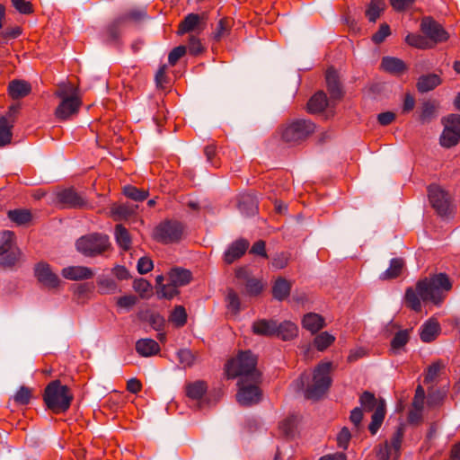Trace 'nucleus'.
Segmentation results:
<instances>
[{"mask_svg": "<svg viewBox=\"0 0 460 460\" xmlns=\"http://www.w3.org/2000/svg\"><path fill=\"white\" fill-rule=\"evenodd\" d=\"M123 19V22L127 25L128 22H139L147 18V13L145 9H132L127 13L119 15Z\"/></svg>", "mask_w": 460, "mask_h": 460, "instance_id": "nucleus-46", "label": "nucleus"}, {"mask_svg": "<svg viewBox=\"0 0 460 460\" xmlns=\"http://www.w3.org/2000/svg\"><path fill=\"white\" fill-rule=\"evenodd\" d=\"M409 331L402 330L395 333L394 338L391 341V348L394 350H398L404 347L409 341Z\"/></svg>", "mask_w": 460, "mask_h": 460, "instance_id": "nucleus-50", "label": "nucleus"}, {"mask_svg": "<svg viewBox=\"0 0 460 460\" xmlns=\"http://www.w3.org/2000/svg\"><path fill=\"white\" fill-rule=\"evenodd\" d=\"M32 394L31 389L27 386H21L15 394L13 395V400L18 405H27L30 403Z\"/></svg>", "mask_w": 460, "mask_h": 460, "instance_id": "nucleus-52", "label": "nucleus"}, {"mask_svg": "<svg viewBox=\"0 0 460 460\" xmlns=\"http://www.w3.org/2000/svg\"><path fill=\"white\" fill-rule=\"evenodd\" d=\"M298 423V416L296 414L288 415L279 423V430L283 436L291 438L295 436L296 426Z\"/></svg>", "mask_w": 460, "mask_h": 460, "instance_id": "nucleus-36", "label": "nucleus"}, {"mask_svg": "<svg viewBox=\"0 0 460 460\" xmlns=\"http://www.w3.org/2000/svg\"><path fill=\"white\" fill-rule=\"evenodd\" d=\"M201 22V18L198 13H189L180 22L177 33L178 35H183L196 30Z\"/></svg>", "mask_w": 460, "mask_h": 460, "instance_id": "nucleus-28", "label": "nucleus"}, {"mask_svg": "<svg viewBox=\"0 0 460 460\" xmlns=\"http://www.w3.org/2000/svg\"><path fill=\"white\" fill-rule=\"evenodd\" d=\"M260 382H253L249 379L240 378L238 381L239 390L236 394V399L242 406H252L261 402L262 393L258 384Z\"/></svg>", "mask_w": 460, "mask_h": 460, "instance_id": "nucleus-13", "label": "nucleus"}, {"mask_svg": "<svg viewBox=\"0 0 460 460\" xmlns=\"http://www.w3.org/2000/svg\"><path fill=\"white\" fill-rule=\"evenodd\" d=\"M179 293L178 287L171 281L164 286H162L160 289L156 290V294L159 298H165L169 300L179 295Z\"/></svg>", "mask_w": 460, "mask_h": 460, "instance_id": "nucleus-51", "label": "nucleus"}, {"mask_svg": "<svg viewBox=\"0 0 460 460\" xmlns=\"http://www.w3.org/2000/svg\"><path fill=\"white\" fill-rule=\"evenodd\" d=\"M360 407L365 411H373L368 430L372 435L377 433L386 414V402L385 399H377L371 392L365 391L359 396Z\"/></svg>", "mask_w": 460, "mask_h": 460, "instance_id": "nucleus-4", "label": "nucleus"}, {"mask_svg": "<svg viewBox=\"0 0 460 460\" xmlns=\"http://www.w3.org/2000/svg\"><path fill=\"white\" fill-rule=\"evenodd\" d=\"M134 290L139 294L141 298H146L152 294V286L146 279H136L133 282Z\"/></svg>", "mask_w": 460, "mask_h": 460, "instance_id": "nucleus-48", "label": "nucleus"}, {"mask_svg": "<svg viewBox=\"0 0 460 460\" xmlns=\"http://www.w3.org/2000/svg\"><path fill=\"white\" fill-rule=\"evenodd\" d=\"M187 312L184 306L176 305L169 315V322L176 328L183 327L187 323Z\"/></svg>", "mask_w": 460, "mask_h": 460, "instance_id": "nucleus-42", "label": "nucleus"}, {"mask_svg": "<svg viewBox=\"0 0 460 460\" xmlns=\"http://www.w3.org/2000/svg\"><path fill=\"white\" fill-rule=\"evenodd\" d=\"M315 130V125L309 119H295L281 130V138L286 143L297 144L306 139Z\"/></svg>", "mask_w": 460, "mask_h": 460, "instance_id": "nucleus-8", "label": "nucleus"}, {"mask_svg": "<svg viewBox=\"0 0 460 460\" xmlns=\"http://www.w3.org/2000/svg\"><path fill=\"white\" fill-rule=\"evenodd\" d=\"M385 7V3L384 0H370L366 10V16L368 21L370 22H376L384 12Z\"/></svg>", "mask_w": 460, "mask_h": 460, "instance_id": "nucleus-37", "label": "nucleus"}, {"mask_svg": "<svg viewBox=\"0 0 460 460\" xmlns=\"http://www.w3.org/2000/svg\"><path fill=\"white\" fill-rule=\"evenodd\" d=\"M249 242L244 238H239L233 242L224 252V261L232 264L243 257L249 248Z\"/></svg>", "mask_w": 460, "mask_h": 460, "instance_id": "nucleus-16", "label": "nucleus"}, {"mask_svg": "<svg viewBox=\"0 0 460 460\" xmlns=\"http://www.w3.org/2000/svg\"><path fill=\"white\" fill-rule=\"evenodd\" d=\"M154 268L153 261L146 256L141 257L137 265V269L139 274H146L150 272Z\"/></svg>", "mask_w": 460, "mask_h": 460, "instance_id": "nucleus-63", "label": "nucleus"}, {"mask_svg": "<svg viewBox=\"0 0 460 460\" xmlns=\"http://www.w3.org/2000/svg\"><path fill=\"white\" fill-rule=\"evenodd\" d=\"M99 292L103 295L114 294L118 290L116 281L111 278H100L97 281Z\"/></svg>", "mask_w": 460, "mask_h": 460, "instance_id": "nucleus-49", "label": "nucleus"}, {"mask_svg": "<svg viewBox=\"0 0 460 460\" xmlns=\"http://www.w3.org/2000/svg\"><path fill=\"white\" fill-rule=\"evenodd\" d=\"M351 434L347 427H344L337 435V445L340 448L346 450L349 447Z\"/></svg>", "mask_w": 460, "mask_h": 460, "instance_id": "nucleus-60", "label": "nucleus"}, {"mask_svg": "<svg viewBox=\"0 0 460 460\" xmlns=\"http://www.w3.org/2000/svg\"><path fill=\"white\" fill-rule=\"evenodd\" d=\"M390 34V26L386 22L381 23L378 31L372 35V41L375 44H381Z\"/></svg>", "mask_w": 460, "mask_h": 460, "instance_id": "nucleus-56", "label": "nucleus"}, {"mask_svg": "<svg viewBox=\"0 0 460 460\" xmlns=\"http://www.w3.org/2000/svg\"><path fill=\"white\" fill-rule=\"evenodd\" d=\"M403 433L401 429H398L394 434L393 435L389 446L392 448V451L394 453V460H398L400 456V449L402 445Z\"/></svg>", "mask_w": 460, "mask_h": 460, "instance_id": "nucleus-55", "label": "nucleus"}, {"mask_svg": "<svg viewBox=\"0 0 460 460\" xmlns=\"http://www.w3.org/2000/svg\"><path fill=\"white\" fill-rule=\"evenodd\" d=\"M168 279L169 281L180 288L188 285L192 279V275L189 270L175 267L168 273Z\"/></svg>", "mask_w": 460, "mask_h": 460, "instance_id": "nucleus-22", "label": "nucleus"}, {"mask_svg": "<svg viewBox=\"0 0 460 460\" xmlns=\"http://www.w3.org/2000/svg\"><path fill=\"white\" fill-rule=\"evenodd\" d=\"M126 26L119 16L110 22L102 30V37L108 44L120 45L122 29Z\"/></svg>", "mask_w": 460, "mask_h": 460, "instance_id": "nucleus-15", "label": "nucleus"}, {"mask_svg": "<svg viewBox=\"0 0 460 460\" xmlns=\"http://www.w3.org/2000/svg\"><path fill=\"white\" fill-rule=\"evenodd\" d=\"M233 25V21L230 18L224 17L219 20L216 31L213 33V39L216 41H220L224 37L230 33Z\"/></svg>", "mask_w": 460, "mask_h": 460, "instance_id": "nucleus-43", "label": "nucleus"}, {"mask_svg": "<svg viewBox=\"0 0 460 460\" xmlns=\"http://www.w3.org/2000/svg\"><path fill=\"white\" fill-rule=\"evenodd\" d=\"M34 274L38 281L44 287L54 289L60 284V279L54 273L49 263L40 261L34 267Z\"/></svg>", "mask_w": 460, "mask_h": 460, "instance_id": "nucleus-14", "label": "nucleus"}, {"mask_svg": "<svg viewBox=\"0 0 460 460\" xmlns=\"http://www.w3.org/2000/svg\"><path fill=\"white\" fill-rule=\"evenodd\" d=\"M207 390V383L202 380H198L193 383H189L186 385V395L191 400L199 401L202 399Z\"/></svg>", "mask_w": 460, "mask_h": 460, "instance_id": "nucleus-32", "label": "nucleus"}, {"mask_svg": "<svg viewBox=\"0 0 460 460\" xmlns=\"http://www.w3.org/2000/svg\"><path fill=\"white\" fill-rule=\"evenodd\" d=\"M137 208V205H133L129 203H118L116 206L111 208V215L113 219L116 221L123 220L128 218L131 215H133Z\"/></svg>", "mask_w": 460, "mask_h": 460, "instance_id": "nucleus-29", "label": "nucleus"}, {"mask_svg": "<svg viewBox=\"0 0 460 460\" xmlns=\"http://www.w3.org/2000/svg\"><path fill=\"white\" fill-rule=\"evenodd\" d=\"M22 251L16 244L15 234L10 230L0 232V266L12 268L20 260Z\"/></svg>", "mask_w": 460, "mask_h": 460, "instance_id": "nucleus-7", "label": "nucleus"}, {"mask_svg": "<svg viewBox=\"0 0 460 460\" xmlns=\"http://www.w3.org/2000/svg\"><path fill=\"white\" fill-rule=\"evenodd\" d=\"M444 129L439 137V144L445 148L456 146L460 142V115L449 114L441 119Z\"/></svg>", "mask_w": 460, "mask_h": 460, "instance_id": "nucleus-11", "label": "nucleus"}, {"mask_svg": "<svg viewBox=\"0 0 460 460\" xmlns=\"http://www.w3.org/2000/svg\"><path fill=\"white\" fill-rule=\"evenodd\" d=\"M437 215L444 219L454 217L456 207L454 203H430Z\"/></svg>", "mask_w": 460, "mask_h": 460, "instance_id": "nucleus-44", "label": "nucleus"}, {"mask_svg": "<svg viewBox=\"0 0 460 460\" xmlns=\"http://www.w3.org/2000/svg\"><path fill=\"white\" fill-rule=\"evenodd\" d=\"M188 49H189L190 54H191L193 56L199 55L205 49L200 42V40L195 36L190 37Z\"/></svg>", "mask_w": 460, "mask_h": 460, "instance_id": "nucleus-62", "label": "nucleus"}, {"mask_svg": "<svg viewBox=\"0 0 460 460\" xmlns=\"http://www.w3.org/2000/svg\"><path fill=\"white\" fill-rule=\"evenodd\" d=\"M327 89L332 99H341L342 97V90L340 84L337 72L332 68H328L325 74Z\"/></svg>", "mask_w": 460, "mask_h": 460, "instance_id": "nucleus-20", "label": "nucleus"}, {"mask_svg": "<svg viewBox=\"0 0 460 460\" xmlns=\"http://www.w3.org/2000/svg\"><path fill=\"white\" fill-rule=\"evenodd\" d=\"M136 350L142 357H151L160 351V346L153 339H140L136 342Z\"/></svg>", "mask_w": 460, "mask_h": 460, "instance_id": "nucleus-23", "label": "nucleus"}, {"mask_svg": "<svg viewBox=\"0 0 460 460\" xmlns=\"http://www.w3.org/2000/svg\"><path fill=\"white\" fill-rule=\"evenodd\" d=\"M31 92V85L24 80L14 79L8 84V94L13 100L26 97Z\"/></svg>", "mask_w": 460, "mask_h": 460, "instance_id": "nucleus-19", "label": "nucleus"}, {"mask_svg": "<svg viewBox=\"0 0 460 460\" xmlns=\"http://www.w3.org/2000/svg\"><path fill=\"white\" fill-rule=\"evenodd\" d=\"M328 105L326 94L323 91L314 93L307 102V111L311 114L323 112Z\"/></svg>", "mask_w": 460, "mask_h": 460, "instance_id": "nucleus-24", "label": "nucleus"}, {"mask_svg": "<svg viewBox=\"0 0 460 460\" xmlns=\"http://www.w3.org/2000/svg\"><path fill=\"white\" fill-rule=\"evenodd\" d=\"M114 235L118 245L123 251H128L131 247V237L127 230L122 225L119 224L115 226Z\"/></svg>", "mask_w": 460, "mask_h": 460, "instance_id": "nucleus-35", "label": "nucleus"}, {"mask_svg": "<svg viewBox=\"0 0 460 460\" xmlns=\"http://www.w3.org/2000/svg\"><path fill=\"white\" fill-rule=\"evenodd\" d=\"M62 276L69 280H84L93 277V270L85 266H69L61 271Z\"/></svg>", "mask_w": 460, "mask_h": 460, "instance_id": "nucleus-17", "label": "nucleus"}, {"mask_svg": "<svg viewBox=\"0 0 460 460\" xmlns=\"http://www.w3.org/2000/svg\"><path fill=\"white\" fill-rule=\"evenodd\" d=\"M404 40L409 46L419 49H432V44L427 40L424 34L408 33Z\"/></svg>", "mask_w": 460, "mask_h": 460, "instance_id": "nucleus-38", "label": "nucleus"}, {"mask_svg": "<svg viewBox=\"0 0 460 460\" xmlns=\"http://www.w3.org/2000/svg\"><path fill=\"white\" fill-rule=\"evenodd\" d=\"M381 67L391 74H401L406 70L405 63L397 58L384 57L381 61Z\"/></svg>", "mask_w": 460, "mask_h": 460, "instance_id": "nucleus-30", "label": "nucleus"}, {"mask_svg": "<svg viewBox=\"0 0 460 460\" xmlns=\"http://www.w3.org/2000/svg\"><path fill=\"white\" fill-rule=\"evenodd\" d=\"M290 290V282L282 277L278 278L272 286V295L279 301L286 299L289 296Z\"/></svg>", "mask_w": 460, "mask_h": 460, "instance_id": "nucleus-31", "label": "nucleus"}, {"mask_svg": "<svg viewBox=\"0 0 460 460\" xmlns=\"http://www.w3.org/2000/svg\"><path fill=\"white\" fill-rule=\"evenodd\" d=\"M179 362L183 365L184 367H190L196 361V356L189 349H181L177 352Z\"/></svg>", "mask_w": 460, "mask_h": 460, "instance_id": "nucleus-53", "label": "nucleus"}, {"mask_svg": "<svg viewBox=\"0 0 460 460\" xmlns=\"http://www.w3.org/2000/svg\"><path fill=\"white\" fill-rule=\"evenodd\" d=\"M404 261L402 258H394L390 261L389 268L385 270L380 279L383 280L393 279L400 276L403 268Z\"/></svg>", "mask_w": 460, "mask_h": 460, "instance_id": "nucleus-34", "label": "nucleus"}, {"mask_svg": "<svg viewBox=\"0 0 460 460\" xmlns=\"http://www.w3.org/2000/svg\"><path fill=\"white\" fill-rule=\"evenodd\" d=\"M452 288V283L446 273H438L430 278L420 279L415 288H407L404 295L405 305L414 312L421 311V301L432 302L440 305L444 298V292Z\"/></svg>", "mask_w": 460, "mask_h": 460, "instance_id": "nucleus-1", "label": "nucleus"}, {"mask_svg": "<svg viewBox=\"0 0 460 460\" xmlns=\"http://www.w3.org/2000/svg\"><path fill=\"white\" fill-rule=\"evenodd\" d=\"M298 329L297 326L290 322L284 321L281 323H277V332L275 336L280 338L283 341H290L297 336Z\"/></svg>", "mask_w": 460, "mask_h": 460, "instance_id": "nucleus-25", "label": "nucleus"}, {"mask_svg": "<svg viewBox=\"0 0 460 460\" xmlns=\"http://www.w3.org/2000/svg\"><path fill=\"white\" fill-rule=\"evenodd\" d=\"M58 201H84V199L74 188H68L58 193Z\"/></svg>", "mask_w": 460, "mask_h": 460, "instance_id": "nucleus-54", "label": "nucleus"}, {"mask_svg": "<svg viewBox=\"0 0 460 460\" xmlns=\"http://www.w3.org/2000/svg\"><path fill=\"white\" fill-rule=\"evenodd\" d=\"M46 407L55 414L66 412L74 400L70 388L58 379L49 382L42 394Z\"/></svg>", "mask_w": 460, "mask_h": 460, "instance_id": "nucleus-3", "label": "nucleus"}, {"mask_svg": "<svg viewBox=\"0 0 460 460\" xmlns=\"http://www.w3.org/2000/svg\"><path fill=\"white\" fill-rule=\"evenodd\" d=\"M439 332V323L435 320H429L420 328V340L423 342H430L436 339Z\"/></svg>", "mask_w": 460, "mask_h": 460, "instance_id": "nucleus-26", "label": "nucleus"}, {"mask_svg": "<svg viewBox=\"0 0 460 460\" xmlns=\"http://www.w3.org/2000/svg\"><path fill=\"white\" fill-rule=\"evenodd\" d=\"M442 84L440 76L437 74H428L420 75L417 81V90L421 93H428L434 90Z\"/></svg>", "mask_w": 460, "mask_h": 460, "instance_id": "nucleus-21", "label": "nucleus"}, {"mask_svg": "<svg viewBox=\"0 0 460 460\" xmlns=\"http://www.w3.org/2000/svg\"><path fill=\"white\" fill-rule=\"evenodd\" d=\"M75 245L84 256L94 257L108 250L110 242L108 235L95 233L80 237Z\"/></svg>", "mask_w": 460, "mask_h": 460, "instance_id": "nucleus-9", "label": "nucleus"}, {"mask_svg": "<svg viewBox=\"0 0 460 460\" xmlns=\"http://www.w3.org/2000/svg\"><path fill=\"white\" fill-rule=\"evenodd\" d=\"M56 95L61 99V102L56 108L55 115L59 120H66L71 116L76 114L82 104L81 99L77 96L76 91L74 90L69 94L66 89H58Z\"/></svg>", "mask_w": 460, "mask_h": 460, "instance_id": "nucleus-10", "label": "nucleus"}, {"mask_svg": "<svg viewBox=\"0 0 460 460\" xmlns=\"http://www.w3.org/2000/svg\"><path fill=\"white\" fill-rule=\"evenodd\" d=\"M420 30L427 40L432 44V48L439 43L448 40L449 33L443 25L432 16H424L420 20Z\"/></svg>", "mask_w": 460, "mask_h": 460, "instance_id": "nucleus-12", "label": "nucleus"}, {"mask_svg": "<svg viewBox=\"0 0 460 460\" xmlns=\"http://www.w3.org/2000/svg\"><path fill=\"white\" fill-rule=\"evenodd\" d=\"M7 216L12 222L18 226L26 225L32 218L31 211L22 208L9 210Z\"/></svg>", "mask_w": 460, "mask_h": 460, "instance_id": "nucleus-40", "label": "nucleus"}, {"mask_svg": "<svg viewBox=\"0 0 460 460\" xmlns=\"http://www.w3.org/2000/svg\"><path fill=\"white\" fill-rule=\"evenodd\" d=\"M332 362H321L314 370L313 384L305 391L307 399L318 400L330 388L332 385Z\"/></svg>", "mask_w": 460, "mask_h": 460, "instance_id": "nucleus-5", "label": "nucleus"}, {"mask_svg": "<svg viewBox=\"0 0 460 460\" xmlns=\"http://www.w3.org/2000/svg\"><path fill=\"white\" fill-rule=\"evenodd\" d=\"M12 5L22 14H31L33 13L32 4L26 0H11Z\"/></svg>", "mask_w": 460, "mask_h": 460, "instance_id": "nucleus-59", "label": "nucleus"}, {"mask_svg": "<svg viewBox=\"0 0 460 460\" xmlns=\"http://www.w3.org/2000/svg\"><path fill=\"white\" fill-rule=\"evenodd\" d=\"M13 127V125L9 123L6 116L0 115V147H4L11 144Z\"/></svg>", "mask_w": 460, "mask_h": 460, "instance_id": "nucleus-33", "label": "nucleus"}, {"mask_svg": "<svg viewBox=\"0 0 460 460\" xmlns=\"http://www.w3.org/2000/svg\"><path fill=\"white\" fill-rule=\"evenodd\" d=\"M185 232V225L175 219H165L160 222L153 232L155 241L163 244L180 243Z\"/></svg>", "mask_w": 460, "mask_h": 460, "instance_id": "nucleus-6", "label": "nucleus"}, {"mask_svg": "<svg viewBox=\"0 0 460 460\" xmlns=\"http://www.w3.org/2000/svg\"><path fill=\"white\" fill-rule=\"evenodd\" d=\"M122 193L124 196L133 201H144L146 200L149 193L144 189H138L133 185H126L123 187Z\"/></svg>", "mask_w": 460, "mask_h": 460, "instance_id": "nucleus-41", "label": "nucleus"}, {"mask_svg": "<svg viewBox=\"0 0 460 460\" xmlns=\"http://www.w3.org/2000/svg\"><path fill=\"white\" fill-rule=\"evenodd\" d=\"M227 307L234 313L238 314L240 312V299L237 294L233 290L229 289L226 296Z\"/></svg>", "mask_w": 460, "mask_h": 460, "instance_id": "nucleus-58", "label": "nucleus"}, {"mask_svg": "<svg viewBox=\"0 0 460 460\" xmlns=\"http://www.w3.org/2000/svg\"><path fill=\"white\" fill-rule=\"evenodd\" d=\"M429 201H449L450 196L440 185L432 183L427 188Z\"/></svg>", "mask_w": 460, "mask_h": 460, "instance_id": "nucleus-39", "label": "nucleus"}, {"mask_svg": "<svg viewBox=\"0 0 460 460\" xmlns=\"http://www.w3.org/2000/svg\"><path fill=\"white\" fill-rule=\"evenodd\" d=\"M252 331L254 334L260 336H275L277 332V321L273 319H259L253 322Z\"/></svg>", "mask_w": 460, "mask_h": 460, "instance_id": "nucleus-18", "label": "nucleus"}, {"mask_svg": "<svg viewBox=\"0 0 460 460\" xmlns=\"http://www.w3.org/2000/svg\"><path fill=\"white\" fill-rule=\"evenodd\" d=\"M302 325L312 333H316L323 328L324 319L318 314L308 313L304 316Z\"/></svg>", "mask_w": 460, "mask_h": 460, "instance_id": "nucleus-27", "label": "nucleus"}, {"mask_svg": "<svg viewBox=\"0 0 460 460\" xmlns=\"http://www.w3.org/2000/svg\"><path fill=\"white\" fill-rule=\"evenodd\" d=\"M187 48L183 45L173 48L168 55V62L171 66H175L177 62L186 54Z\"/></svg>", "mask_w": 460, "mask_h": 460, "instance_id": "nucleus-57", "label": "nucleus"}, {"mask_svg": "<svg viewBox=\"0 0 460 460\" xmlns=\"http://www.w3.org/2000/svg\"><path fill=\"white\" fill-rule=\"evenodd\" d=\"M257 357L251 350L240 351L235 358L229 359L226 365V371L229 378L249 379L261 382V372L257 369Z\"/></svg>", "mask_w": 460, "mask_h": 460, "instance_id": "nucleus-2", "label": "nucleus"}, {"mask_svg": "<svg viewBox=\"0 0 460 460\" xmlns=\"http://www.w3.org/2000/svg\"><path fill=\"white\" fill-rule=\"evenodd\" d=\"M436 106L430 101L422 103L419 119L422 124L429 123L436 117Z\"/></svg>", "mask_w": 460, "mask_h": 460, "instance_id": "nucleus-45", "label": "nucleus"}, {"mask_svg": "<svg viewBox=\"0 0 460 460\" xmlns=\"http://www.w3.org/2000/svg\"><path fill=\"white\" fill-rule=\"evenodd\" d=\"M394 455L388 442H385L384 445L380 446L376 453L378 460H394Z\"/></svg>", "mask_w": 460, "mask_h": 460, "instance_id": "nucleus-64", "label": "nucleus"}, {"mask_svg": "<svg viewBox=\"0 0 460 460\" xmlns=\"http://www.w3.org/2000/svg\"><path fill=\"white\" fill-rule=\"evenodd\" d=\"M335 341V337L327 332H321L314 340V344L319 351H323L331 346Z\"/></svg>", "mask_w": 460, "mask_h": 460, "instance_id": "nucleus-47", "label": "nucleus"}, {"mask_svg": "<svg viewBox=\"0 0 460 460\" xmlns=\"http://www.w3.org/2000/svg\"><path fill=\"white\" fill-rule=\"evenodd\" d=\"M239 211L245 217H253L258 214L257 203H237Z\"/></svg>", "mask_w": 460, "mask_h": 460, "instance_id": "nucleus-61", "label": "nucleus"}]
</instances>
